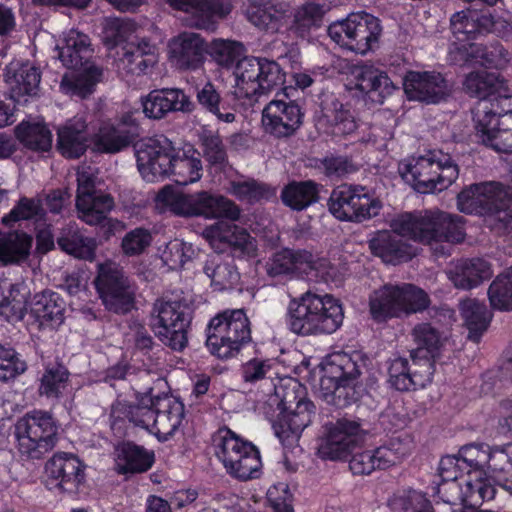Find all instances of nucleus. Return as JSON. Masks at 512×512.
<instances>
[{
  "mask_svg": "<svg viewBox=\"0 0 512 512\" xmlns=\"http://www.w3.org/2000/svg\"><path fill=\"white\" fill-rule=\"evenodd\" d=\"M123 63L128 73L146 74L158 61V47L149 38L143 37L136 43L124 46Z\"/></svg>",
  "mask_w": 512,
  "mask_h": 512,
  "instance_id": "nucleus-39",
  "label": "nucleus"
},
{
  "mask_svg": "<svg viewBox=\"0 0 512 512\" xmlns=\"http://www.w3.org/2000/svg\"><path fill=\"white\" fill-rule=\"evenodd\" d=\"M324 15L323 5L315 2L302 4L294 10L293 20L288 27L289 34L297 39H309L312 32L322 26Z\"/></svg>",
  "mask_w": 512,
  "mask_h": 512,
  "instance_id": "nucleus-43",
  "label": "nucleus"
},
{
  "mask_svg": "<svg viewBox=\"0 0 512 512\" xmlns=\"http://www.w3.org/2000/svg\"><path fill=\"white\" fill-rule=\"evenodd\" d=\"M458 209L470 215L488 216L507 224L512 221V194L500 182H484L463 189Z\"/></svg>",
  "mask_w": 512,
  "mask_h": 512,
  "instance_id": "nucleus-9",
  "label": "nucleus"
},
{
  "mask_svg": "<svg viewBox=\"0 0 512 512\" xmlns=\"http://www.w3.org/2000/svg\"><path fill=\"white\" fill-rule=\"evenodd\" d=\"M194 310L184 300L156 299L151 310L152 327L157 337L175 351H182L188 344Z\"/></svg>",
  "mask_w": 512,
  "mask_h": 512,
  "instance_id": "nucleus-11",
  "label": "nucleus"
},
{
  "mask_svg": "<svg viewBox=\"0 0 512 512\" xmlns=\"http://www.w3.org/2000/svg\"><path fill=\"white\" fill-rule=\"evenodd\" d=\"M116 470L121 475L142 474L155 463V453L130 440H124L115 447Z\"/></svg>",
  "mask_w": 512,
  "mask_h": 512,
  "instance_id": "nucleus-31",
  "label": "nucleus"
},
{
  "mask_svg": "<svg viewBox=\"0 0 512 512\" xmlns=\"http://www.w3.org/2000/svg\"><path fill=\"white\" fill-rule=\"evenodd\" d=\"M163 396V391L156 392L154 387L143 393H136L135 402H119L112 410L115 419H127L135 426L148 431L158 408V399Z\"/></svg>",
  "mask_w": 512,
  "mask_h": 512,
  "instance_id": "nucleus-25",
  "label": "nucleus"
},
{
  "mask_svg": "<svg viewBox=\"0 0 512 512\" xmlns=\"http://www.w3.org/2000/svg\"><path fill=\"white\" fill-rule=\"evenodd\" d=\"M492 275L490 264L482 258L461 259L449 271V279L458 289L471 290Z\"/></svg>",
  "mask_w": 512,
  "mask_h": 512,
  "instance_id": "nucleus-37",
  "label": "nucleus"
},
{
  "mask_svg": "<svg viewBox=\"0 0 512 512\" xmlns=\"http://www.w3.org/2000/svg\"><path fill=\"white\" fill-rule=\"evenodd\" d=\"M396 292L401 315L422 312L430 305L429 295L414 284L396 285Z\"/></svg>",
  "mask_w": 512,
  "mask_h": 512,
  "instance_id": "nucleus-58",
  "label": "nucleus"
},
{
  "mask_svg": "<svg viewBox=\"0 0 512 512\" xmlns=\"http://www.w3.org/2000/svg\"><path fill=\"white\" fill-rule=\"evenodd\" d=\"M58 423L51 413L32 410L14 426L16 448L23 459H41L58 440Z\"/></svg>",
  "mask_w": 512,
  "mask_h": 512,
  "instance_id": "nucleus-8",
  "label": "nucleus"
},
{
  "mask_svg": "<svg viewBox=\"0 0 512 512\" xmlns=\"http://www.w3.org/2000/svg\"><path fill=\"white\" fill-rule=\"evenodd\" d=\"M402 85L410 101L438 104L449 96L447 80L436 71L407 70Z\"/></svg>",
  "mask_w": 512,
  "mask_h": 512,
  "instance_id": "nucleus-22",
  "label": "nucleus"
},
{
  "mask_svg": "<svg viewBox=\"0 0 512 512\" xmlns=\"http://www.w3.org/2000/svg\"><path fill=\"white\" fill-rule=\"evenodd\" d=\"M305 113L287 94L271 100L263 109L262 124L264 130L277 139L293 136L302 126Z\"/></svg>",
  "mask_w": 512,
  "mask_h": 512,
  "instance_id": "nucleus-19",
  "label": "nucleus"
},
{
  "mask_svg": "<svg viewBox=\"0 0 512 512\" xmlns=\"http://www.w3.org/2000/svg\"><path fill=\"white\" fill-rule=\"evenodd\" d=\"M136 129L123 131L113 124L99 127L91 138L92 151L98 154H116L134 145Z\"/></svg>",
  "mask_w": 512,
  "mask_h": 512,
  "instance_id": "nucleus-38",
  "label": "nucleus"
},
{
  "mask_svg": "<svg viewBox=\"0 0 512 512\" xmlns=\"http://www.w3.org/2000/svg\"><path fill=\"white\" fill-rule=\"evenodd\" d=\"M245 52L242 43L226 39H214L207 45V54L223 68L235 67Z\"/></svg>",
  "mask_w": 512,
  "mask_h": 512,
  "instance_id": "nucleus-55",
  "label": "nucleus"
},
{
  "mask_svg": "<svg viewBox=\"0 0 512 512\" xmlns=\"http://www.w3.org/2000/svg\"><path fill=\"white\" fill-rule=\"evenodd\" d=\"M322 112L329 132L335 137H347L358 128V123L349 105L342 103L336 97H331L330 100L327 99L323 102Z\"/></svg>",
  "mask_w": 512,
  "mask_h": 512,
  "instance_id": "nucleus-41",
  "label": "nucleus"
},
{
  "mask_svg": "<svg viewBox=\"0 0 512 512\" xmlns=\"http://www.w3.org/2000/svg\"><path fill=\"white\" fill-rule=\"evenodd\" d=\"M487 446V444L465 445L459 450L458 456L460 463L466 468V475L470 476L472 472L479 470L482 473L481 482L490 483L485 471L486 462H489Z\"/></svg>",
  "mask_w": 512,
  "mask_h": 512,
  "instance_id": "nucleus-62",
  "label": "nucleus"
},
{
  "mask_svg": "<svg viewBox=\"0 0 512 512\" xmlns=\"http://www.w3.org/2000/svg\"><path fill=\"white\" fill-rule=\"evenodd\" d=\"M157 201L175 216L183 218H225L236 221L241 214L232 200L207 190L185 193L165 186L158 192Z\"/></svg>",
  "mask_w": 512,
  "mask_h": 512,
  "instance_id": "nucleus-3",
  "label": "nucleus"
},
{
  "mask_svg": "<svg viewBox=\"0 0 512 512\" xmlns=\"http://www.w3.org/2000/svg\"><path fill=\"white\" fill-rule=\"evenodd\" d=\"M215 455L234 479L247 481L260 476L262 461L259 449L231 429H220L213 437Z\"/></svg>",
  "mask_w": 512,
  "mask_h": 512,
  "instance_id": "nucleus-7",
  "label": "nucleus"
},
{
  "mask_svg": "<svg viewBox=\"0 0 512 512\" xmlns=\"http://www.w3.org/2000/svg\"><path fill=\"white\" fill-rule=\"evenodd\" d=\"M488 298L493 309L512 310V267L492 281L488 288Z\"/></svg>",
  "mask_w": 512,
  "mask_h": 512,
  "instance_id": "nucleus-60",
  "label": "nucleus"
},
{
  "mask_svg": "<svg viewBox=\"0 0 512 512\" xmlns=\"http://www.w3.org/2000/svg\"><path fill=\"white\" fill-rule=\"evenodd\" d=\"M114 207V199L108 193L97 191L84 203L78 204L77 209L83 214L84 220L90 225L103 224L105 236L109 238L114 235L115 228L120 221L107 218L108 213Z\"/></svg>",
  "mask_w": 512,
  "mask_h": 512,
  "instance_id": "nucleus-34",
  "label": "nucleus"
},
{
  "mask_svg": "<svg viewBox=\"0 0 512 512\" xmlns=\"http://www.w3.org/2000/svg\"><path fill=\"white\" fill-rule=\"evenodd\" d=\"M158 408L148 431L161 443L170 440L179 429L185 416L183 402L169 391H163Z\"/></svg>",
  "mask_w": 512,
  "mask_h": 512,
  "instance_id": "nucleus-24",
  "label": "nucleus"
},
{
  "mask_svg": "<svg viewBox=\"0 0 512 512\" xmlns=\"http://www.w3.org/2000/svg\"><path fill=\"white\" fill-rule=\"evenodd\" d=\"M145 116L151 119H161L169 112H192L195 104L182 90L160 89L152 90L142 101Z\"/></svg>",
  "mask_w": 512,
  "mask_h": 512,
  "instance_id": "nucleus-28",
  "label": "nucleus"
},
{
  "mask_svg": "<svg viewBox=\"0 0 512 512\" xmlns=\"http://www.w3.org/2000/svg\"><path fill=\"white\" fill-rule=\"evenodd\" d=\"M482 143L499 153L512 154V124L475 127Z\"/></svg>",
  "mask_w": 512,
  "mask_h": 512,
  "instance_id": "nucleus-56",
  "label": "nucleus"
},
{
  "mask_svg": "<svg viewBox=\"0 0 512 512\" xmlns=\"http://www.w3.org/2000/svg\"><path fill=\"white\" fill-rule=\"evenodd\" d=\"M85 467L75 454L57 452L46 462L45 473L49 484L73 492L85 480Z\"/></svg>",
  "mask_w": 512,
  "mask_h": 512,
  "instance_id": "nucleus-23",
  "label": "nucleus"
},
{
  "mask_svg": "<svg viewBox=\"0 0 512 512\" xmlns=\"http://www.w3.org/2000/svg\"><path fill=\"white\" fill-rule=\"evenodd\" d=\"M89 147L87 123L70 119L57 130V150L66 159H79Z\"/></svg>",
  "mask_w": 512,
  "mask_h": 512,
  "instance_id": "nucleus-32",
  "label": "nucleus"
},
{
  "mask_svg": "<svg viewBox=\"0 0 512 512\" xmlns=\"http://www.w3.org/2000/svg\"><path fill=\"white\" fill-rule=\"evenodd\" d=\"M40 81L41 71L29 62L12 63L7 68V82L18 97L37 95Z\"/></svg>",
  "mask_w": 512,
  "mask_h": 512,
  "instance_id": "nucleus-44",
  "label": "nucleus"
},
{
  "mask_svg": "<svg viewBox=\"0 0 512 512\" xmlns=\"http://www.w3.org/2000/svg\"><path fill=\"white\" fill-rule=\"evenodd\" d=\"M45 214L40 197L21 196L10 212L2 218V223L8 226L19 221L42 218Z\"/></svg>",
  "mask_w": 512,
  "mask_h": 512,
  "instance_id": "nucleus-61",
  "label": "nucleus"
},
{
  "mask_svg": "<svg viewBox=\"0 0 512 512\" xmlns=\"http://www.w3.org/2000/svg\"><path fill=\"white\" fill-rule=\"evenodd\" d=\"M482 473L476 470L465 479L447 480L438 483L437 493L443 502L462 506H480L494 498L496 489L491 483L481 482Z\"/></svg>",
  "mask_w": 512,
  "mask_h": 512,
  "instance_id": "nucleus-20",
  "label": "nucleus"
},
{
  "mask_svg": "<svg viewBox=\"0 0 512 512\" xmlns=\"http://www.w3.org/2000/svg\"><path fill=\"white\" fill-rule=\"evenodd\" d=\"M327 33L341 48L365 55L377 47L382 26L377 17L362 11L351 13L345 19L331 23Z\"/></svg>",
  "mask_w": 512,
  "mask_h": 512,
  "instance_id": "nucleus-12",
  "label": "nucleus"
},
{
  "mask_svg": "<svg viewBox=\"0 0 512 512\" xmlns=\"http://www.w3.org/2000/svg\"><path fill=\"white\" fill-rule=\"evenodd\" d=\"M33 237L23 230L0 231V266L20 265L28 260Z\"/></svg>",
  "mask_w": 512,
  "mask_h": 512,
  "instance_id": "nucleus-35",
  "label": "nucleus"
},
{
  "mask_svg": "<svg viewBox=\"0 0 512 512\" xmlns=\"http://www.w3.org/2000/svg\"><path fill=\"white\" fill-rule=\"evenodd\" d=\"M233 74L237 95L250 100H257L285 82V73L278 62L266 57L244 56L236 63Z\"/></svg>",
  "mask_w": 512,
  "mask_h": 512,
  "instance_id": "nucleus-10",
  "label": "nucleus"
},
{
  "mask_svg": "<svg viewBox=\"0 0 512 512\" xmlns=\"http://www.w3.org/2000/svg\"><path fill=\"white\" fill-rule=\"evenodd\" d=\"M196 99L200 108L217 118L218 121L224 123H232L235 120L234 106L225 98H223L216 87L207 82L201 88H197Z\"/></svg>",
  "mask_w": 512,
  "mask_h": 512,
  "instance_id": "nucleus-47",
  "label": "nucleus"
},
{
  "mask_svg": "<svg viewBox=\"0 0 512 512\" xmlns=\"http://www.w3.org/2000/svg\"><path fill=\"white\" fill-rule=\"evenodd\" d=\"M402 178L422 194L442 191L459 176V167L450 154L442 150H429L425 155L400 163Z\"/></svg>",
  "mask_w": 512,
  "mask_h": 512,
  "instance_id": "nucleus-4",
  "label": "nucleus"
},
{
  "mask_svg": "<svg viewBox=\"0 0 512 512\" xmlns=\"http://www.w3.org/2000/svg\"><path fill=\"white\" fill-rule=\"evenodd\" d=\"M461 316L468 329V339L478 343L492 320L487 306L476 300L467 299L460 304Z\"/></svg>",
  "mask_w": 512,
  "mask_h": 512,
  "instance_id": "nucleus-49",
  "label": "nucleus"
},
{
  "mask_svg": "<svg viewBox=\"0 0 512 512\" xmlns=\"http://www.w3.org/2000/svg\"><path fill=\"white\" fill-rule=\"evenodd\" d=\"M200 142L206 161L211 166L224 168L228 162V156L219 133L204 130L200 135Z\"/></svg>",
  "mask_w": 512,
  "mask_h": 512,
  "instance_id": "nucleus-64",
  "label": "nucleus"
},
{
  "mask_svg": "<svg viewBox=\"0 0 512 512\" xmlns=\"http://www.w3.org/2000/svg\"><path fill=\"white\" fill-rule=\"evenodd\" d=\"M206 236L211 242L219 241L229 248L245 252L250 243V234L236 225L217 223L206 229Z\"/></svg>",
  "mask_w": 512,
  "mask_h": 512,
  "instance_id": "nucleus-53",
  "label": "nucleus"
},
{
  "mask_svg": "<svg viewBox=\"0 0 512 512\" xmlns=\"http://www.w3.org/2000/svg\"><path fill=\"white\" fill-rule=\"evenodd\" d=\"M344 311L339 299L330 294L308 291L290 301L287 325L291 332L301 335L332 334L343 323Z\"/></svg>",
  "mask_w": 512,
  "mask_h": 512,
  "instance_id": "nucleus-2",
  "label": "nucleus"
},
{
  "mask_svg": "<svg viewBox=\"0 0 512 512\" xmlns=\"http://www.w3.org/2000/svg\"><path fill=\"white\" fill-rule=\"evenodd\" d=\"M91 43L88 35L70 29L63 36L61 45H58V57L68 69H81L91 56Z\"/></svg>",
  "mask_w": 512,
  "mask_h": 512,
  "instance_id": "nucleus-36",
  "label": "nucleus"
},
{
  "mask_svg": "<svg viewBox=\"0 0 512 512\" xmlns=\"http://www.w3.org/2000/svg\"><path fill=\"white\" fill-rule=\"evenodd\" d=\"M204 270L211 279V287L214 291L232 290L240 281V273L233 262L215 264L211 261L206 264Z\"/></svg>",
  "mask_w": 512,
  "mask_h": 512,
  "instance_id": "nucleus-57",
  "label": "nucleus"
},
{
  "mask_svg": "<svg viewBox=\"0 0 512 512\" xmlns=\"http://www.w3.org/2000/svg\"><path fill=\"white\" fill-rule=\"evenodd\" d=\"M369 312L371 318L377 323L400 317L396 285L386 284L374 291L369 298Z\"/></svg>",
  "mask_w": 512,
  "mask_h": 512,
  "instance_id": "nucleus-51",
  "label": "nucleus"
},
{
  "mask_svg": "<svg viewBox=\"0 0 512 512\" xmlns=\"http://www.w3.org/2000/svg\"><path fill=\"white\" fill-rule=\"evenodd\" d=\"M170 61L181 71H195L205 61L207 45L196 33H183L170 46Z\"/></svg>",
  "mask_w": 512,
  "mask_h": 512,
  "instance_id": "nucleus-27",
  "label": "nucleus"
},
{
  "mask_svg": "<svg viewBox=\"0 0 512 512\" xmlns=\"http://www.w3.org/2000/svg\"><path fill=\"white\" fill-rule=\"evenodd\" d=\"M57 243L63 251L78 259L93 261L95 258L96 242L93 238L73 233L59 237Z\"/></svg>",
  "mask_w": 512,
  "mask_h": 512,
  "instance_id": "nucleus-63",
  "label": "nucleus"
},
{
  "mask_svg": "<svg viewBox=\"0 0 512 512\" xmlns=\"http://www.w3.org/2000/svg\"><path fill=\"white\" fill-rule=\"evenodd\" d=\"M70 372L60 361H48L43 364L39 377L38 392L48 399H58L62 396L69 382Z\"/></svg>",
  "mask_w": 512,
  "mask_h": 512,
  "instance_id": "nucleus-48",
  "label": "nucleus"
},
{
  "mask_svg": "<svg viewBox=\"0 0 512 512\" xmlns=\"http://www.w3.org/2000/svg\"><path fill=\"white\" fill-rule=\"evenodd\" d=\"M29 307L40 328L57 329L64 323L66 301L56 291L45 289L35 293Z\"/></svg>",
  "mask_w": 512,
  "mask_h": 512,
  "instance_id": "nucleus-29",
  "label": "nucleus"
},
{
  "mask_svg": "<svg viewBox=\"0 0 512 512\" xmlns=\"http://www.w3.org/2000/svg\"><path fill=\"white\" fill-rule=\"evenodd\" d=\"M195 153L193 149L188 151L176 149L166 176L172 177V180L181 186L199 181L203 167L199 154L195 156Z\"/></svg>",
  "mask_w": 512,
  "mask_h": 512,
  "instance_id": "nucleus-42",
  "label": "nucleus"
},
{
  "mask_svg": "<svg viewBox=\"0 0 512 512\" xmlns=\"http://www.w3.org/2000/svg\"><path fill=\"white\" fill-rule=\"evenodd\" d=\"M15 138L26 149L33 152H49L53 135L44 122L21 121L14 129Z\"/></svg>",
  "mask_w": 512,
  "mask_h": 512,
  "instance_id": "nucleus-45",
  "label": "nucleus"
},
{
  "mask_svg": "<svg viewBox=\"0 0 512 512\" xmlns=\"http://www.w3.org/2000/svg\"><path fill=\"white\" fill-rule=\"evenodd\" d=\"M396 453L383 445L371 450H362L351 455L349 469L354 475H370L375 470H385L397 461Z\"/></svg>",
  "mask_w": 512,
  "mask_h": 512,
  "instance_id": "nucleus-40",
  "label": "nucleus"
},
{
  "mask_svg": "<svg viewBox=\"0 0 512 512\" xmlns=\"http://www.w3.org/2000/svg\"><path fill=\"white\" fill-rule=\"evenodd\" d=\"M463 85L470 97L488 102L504 89L505 82L499 73L476 71L466 76Z\"/></svg>",
  "mask_w": 512,
  "mask_h": 512,
  "instance_id": "nucleus-50",
  "label": "nucleus"
},
{
  "mask_svg": "<svg viewBox=\"0 0 512 512\" xmlns=\"http://www.w3.org/2000/svg\"><path fill=\"white\" fill-rule=\"evenodd\" d=\"M473 119L475 127L512 124V95L499 91L494 98L485 103L482 111L478 110L474 114Z\"/></svg>",
  "mask_w": 512,
  "mask_h": 512,
  "instance_id": "nucleus-46",
  "label": "nucleus"
},
{
  "mask_svg": "<svg viewBox=\"0 0 512 512\" xmlns=\"http://www.w3.org/2000/svg\"><path fill=\"white\" fill-rule=\"evenodd\" d=\"M355 88L375 103L384 100L399 89L398 83L392 80L387 72L374 65H362L353 71Z\"/></svg>",
  "mask_w": 512,
  "mask_h": 512,
  "instance_id": "nucleus-26",
  "label": "nucleus"
},
{
  "mask_svg": "<svg viewBox=\"0 0 512 512\" xmlns=\"http://www.w3.org/2000/svg\"><path fill=\"white\" fill-rule=\"evenodd\" d=\"M416 348L411 350L410 358L422 364H431L435 370L436 359L440 356L443 345L440 331L431 323H418L411 333Z\"/></svg>",
  "mask_w": 512,
  "mask_h": 512,
  "instance_id": "nucleus-33",
  "label": "nucleus"
},
{
  "mask_svg": "<svg viewBox=\"0 0 512 512\" xmlns=\"http://www.w3.org/2000/svg\"><path fill=\"white\" fill-rule=\"evenodd\" d=\"M294 388L287 390L280 394L276 390V395L281 397L278 404L280 413L272 424V428L276 437L279 439L284 447H293L300 439L304 429L308 427L316 415L315 404L306 398L299 395Z\"/></svg>",
  "mask_w": 512,
  "mask_h": 512,
  "instance_id": "nucleus-13",
  "label": "nucleus"
},
{
  "mask_svg": "<svg viewBox=\"0 0 512 512\" xmlns=\"http://www.w3.org/2000/svg\"><path fill=\"white\" fill-rule=\"evenodd\" d=\"M329 212L343 222L361 223L379 214L380 202L366 187L342 184L335 187L327 202Z\"/></svg>",
  "mask_w": 512,
  "mask_h": 512,
  "instance_id": "nucleus-15",
  "label": "nucleus"
},
{
  "mask_svg": "<svg viewBox=\"0 0 512 512\" xmlns=\"http://www.w3.org/2000/svg\"><path fill=\"white\" fill-rule=\"evenodd\" d=\"M251 340V322L244 309H225L212 317L206 328L205 345L221 360L236 357Z\"/></svg>",
  "mask_w": 512,
  "mask_h": 512,
  "instance_id": "nucleus-5",
  "label": "nucleus"
},
{
  "mask_svg": "<svg viewBox=\"0 0 512 512\" xmlns=\"http://www.w3.org/2000/svg\"><path fill=\"white\" fill-rule=\"evenodd\" d=\"M282 202L292 210L302 211L319 200V184L312 180L292 181L281 192Z\"/></svg>",
  "mask_w": 512,
  "mask_h": 512,
  "instance_id": "nucleus-52",
  "label": "nucleus"
},
{
  "mask_svg": "<svg viewBox=\"0 0 512 512\" xmlns=\"http://www.w3.org/2000/svg\"><path fill=\"white\" fill-rule=\"evenodd\" d=\"M450 28L459 40L478 39L493 33L507 41L512 37V13L493 15L488 9H466L452 15Z\"/></svg>",
  "mask_w": 512,
  "mask_h": 512,
  "instance_id": "nucleus-14",
  "label": "nucleus"
},
{
  "mask_svg": "<svg viewBox=\"0 0 512 512\" xmlns=\"http://www.w3.org/2000/svg\"><path fill=\"white\" fill-rule=\"evenodd\" d=\"M387 383L399 392L416 391L432 383L434 369L431 364H422L418 360L394 356L387 362Z\"/></svg>",
  "mask_w": 512,
  "mask_h": 512,
  "instance_id": "nucleus-21",
  "label": "nucleus"
},
{
  "mask_svg": "<svg viewBox=\"0 0 512 512\" xmlns=\"http://www.w3.org/2000/svg\"><path fill=\"white\" fill-rule=\"evenodd\" d=\"M323 435L319 439L317 455L322 460L339 461L351 455L360 440L361 424L347 418L337 419L324 425Z\"/></svg>",
  "mask_w": 512,
  "mask_h": 512,
  "instance_id": "nucleus-18",
  "label": "nucleus"
},
{
  "mask_svg": "<svg viewBox=\"0 0 512 512\" xmlns=\"http://www.w3.org/2000/svg\"><path fill=\"white\" fill-rule=\"evenodd\" d=\"M95 288L105 308L116 314H127L134 306V295L123 268L112 261L100 263L94 280Z\"/></svg>",
  "mask_w": 512,
  "mask_h": 512,
  "instance_id": "nucleus-16",
  "label": "nucleus"
},
{
  "mask_svg": "<svg viewBox=\"0 0 512 512\" xmlns=\"http://www.w3.org/2000/svg\"><path fill=\"white\" fill-rule=\"evenodd\" d=\"M361 374L358 364L344 352L328 355L322 364L320 395L337 408H345L356 400V384Z\"/></svg>",
  "mask_w": 512,
  "mask_h": 512,
  "instance_id": "nucleus-6",
  "label": "nucleus"
},
{
  "mask_svg": "<svg viewBox=\"0 0 512 512\" xmlns=\"http://www.w3.org/2000/svg\"><path fill=\"white\" fill-rule=\"evenodd\" d=\"M310 257L305 252L284 248L274 253L266 262V273L270 277H279L292 273L299 264Z\"/></svg>",
  "mask_w": 512,
  "mask_h": 512,
  "instance_id": "nucleus-54",
  "label": "nucleus"
},
{
  "mask_svg": "<svg viewBox=\"0 0 512 512\" xmlns=\"http://www.w3.org/2000/svg\"><path fill=\"white\" fill-rule=\"evenodd\" d=\"M465 224L463 216L439 209L402 212L391 219V230L374 232L368 246L372 255L383 263L396 266L416 255L413 246L402 238L422 245L460 244L466 237Z\"/></svg>",
  "mask_w": 512,
  "mask_h": 512,
  "instance_id": "nucleus-1",
  "label": "nucleus"
},
{
  "mask_svg": "<svg viewBox=\"0 0 512 512\" xmlns=\"http://www.w3.org/2000/svg\"><path fill=\"white\" fill-rule=\"evenodd\" d=\"M245 15L258 29L276 33L285 25L289 17V7L276 0H248Z\"/></svg>",
  "mask_w": 512,
  "mask_h": 512,
  "instance_id": "nucleus-30",
  "label": "nucleus"
},
{
  "mask_svg": "<svg viewBox=\"0 0 512 512\" xmlns=\"http://www.w3.org/2000/svg\"><path fill=\"white\" fill-rule=\"evenodd\" d=\"M134 147L138 170L146 181L154 182L166 176L176 151L172 141L157 135L136 141Z\"/></svg>",
  "mask_w": 512,
  "mask_h": 512,
  "instance_id": "nucleus-17",
  "label": "nucleus"
},
{
  "mask_svg": "<svg viewBox=\"0 0 512 512\" xmlns=\"http://www.w3.org/2000/svg\"><path fill=\"white\" fill-rule=\"evenodd\" d=\"M312 162L311 166L329 179H342L356 171L352 159L346 155L329 154Z\"/></svg>",
  "mask_w": 512,
  "mask_h": 512,
  "instance_id": "nucleus-59",
  "label": "nucleus"
}]
</instances>
